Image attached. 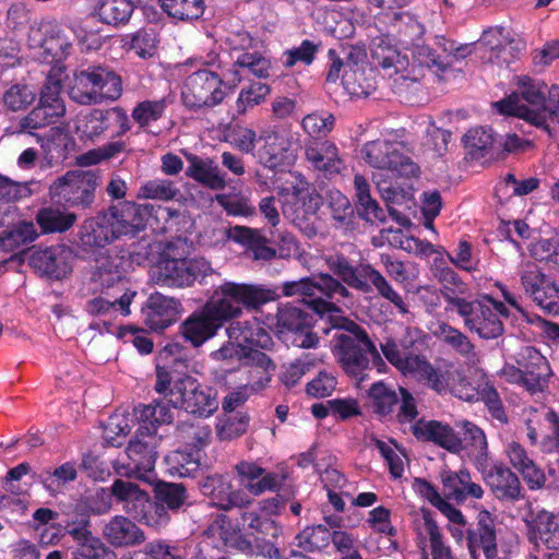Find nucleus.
<instances>
[{
	"instance_id": "nucleus-31",
	"label": "nucleus",
	"mask_w": 559,
	"mask_h": 559,
	"mask_svg": "<svg viewBox=\"0 0 559 559\" xmlns=\"http://www.w3.org/2000/svg\"><path fill=\"white\" fill-rule=\"evenodd\" d=\"M226 237L243 247L255 261H270L276 255V250L269 246L267 238L259 229L236 225L226 231Z\"/></svg>"
},
{
	"instance_id": "nucleus-59",
	"label": "nucleus",
	"mask_w": 559,
	"mask_h": 559,
	"mask_svg": "<svg viewBox=\"0 0 559 559\" xmlns=\"http://www.w3.org/2000/svg\"><path fill=\"white\" fill-rule=\"evenodd\" d=\"M420 513L424 520L426 532L429 535L432 558L452 559L451 549L443 542V536L435 520L433 512L427 508H421Z\"/></svg>"
},
{
	"instance_id": "nucleus-24",
	"label": "nucleus",
	"mask_w": 559,
	"mask_h": 559,
	"mask_svg": "<svg viewBox=\"0 0 559 559\" xmlns=\"http://www.w3.org/2000/svg\"><path fill=\"white\" fill-rule=\"evenodd\" d=\"M73 251L64 245L51 246L36 251L31 257L32 265L52 280H62L72 273Z\"/></svg>"
},
{
	"instance_id": "nucleus-8",
	"label": "nucleus",
	"mask_w": 559,
	"mask_h": 559,
	"mask_svg": "<svg viewBox=\"0 0 559 559\" xmlns=\"http://www.w3.org/2000/svg\"><path fill=\"white\" fill-rule=\"evenodd\" d=\"M276 298L274 290L261 285L225 282L214 290L210 299L215 306L222 305L228 309V313L224 314L228 322L239 318L243 308L257 310Z\"/></svg>"
},
{
	"instance_id": "nucleus-26",
	"label": "nucleus",
	"mask_w": 559,
	"mask_h": 559,
	"mask_svg": "<svg viewBox=\"0 0 559 559\" xmlns=\"http://www.w3.org/2000/svg\"><path fill=\"white\" fill-rule=\"evenodd\" d=\"M411 431L417 441L433 443L450 453H457L461 444L459 433L440 420L419 418L411 426Z\"/></svg>"
},
{
	"instance_id": "nucleus-6",
	"label": "nucleus",
	"mask_w": 559,
	"mask_h": 559,
	"mask_svg": "<svg viewBox=\"0 0 559 559\" xmlns=\"http://www.w3.org/2000/svg\"><path fill=\"white\" fill-rule=\"evenodd\" d=\"M99 179L98 173L94 170H68L49 185V201L69 210H92L96 201Z\"/></svg>"
},
{
	"instance_id": "nucleus-5",
	"label": "nucleus",
	"mask_w": 559,
	"mask_h": 559,
	"mask_svg": "<svg viewBox=\"0 0 559 559\" xmlns=\"http://www.w3.org/2000/svg\"><path fill=\"white\" fill-rule=\"evenodd\" d=\"M121 95V76L108 67L102 66H90L75 71L69 88L70 98L80 105L117 100Z\"/></svg>"
},
{
	"instance_id": "nucleus-14",
	"label": "nucleus",
	"mask_w": 559,
	"mask_h": 559,
	"mask_svg": "<svg viewBox=\"0 0 559 559\" xmlns=\"http://www.w3.org/2000/svg\"><path fill=\"white\" fill-rule=\"evenodd\" d=\"M214 272L204 258H164L156 266V282L168 287H189L195 282L202 284Z\"/></svg>"
},
{
	"instance_id": "nucleus-4",
	"label": "nucleus",
	"mask_w": 559,
	"mask_h": 559,
	"mask_svg": "<svg viewBox=\"0 0 559 559\" xmlns=\"http://www.w3.org/2000/svg\"><path fill=\"white\" fill-rule=\"evenodd\" d=\"M282 293L286 297L302 296V301L316 313L325 314L340 311L332 301L349 298L352 293L330 273H319L310 277L283 283Z\"/></svg>"
},
{
	"instance_id": "nucleus-49",
	"label": "nucleus",
	"mask_w": 559,
	"mask_h": 559,
	"mask_svg": "<svg viewBox=\"0 0 559 559\" xmlns=\"http://www.w3.org/2000/svg\"><path fill=\"white\" fill-rule=\"evenodd\" d=\"M135 295L136 292L126 289L120 297L115 298L112 301L107 300L104 297H95L86 302L85 311L93 317H111L118 311L123 316H128L130 314V305Z\"/></svg>"
},
{
	"instance_id": "nucleus-58",
	"label": "nucleus",
	"mask_w": 559,
	"mask_h": 559,
	"mask_svg": "<svg viewBox=\"0 0 559 559\" xmlns=\"http://www.w3.org/2000/svg\"><path fill=\"white\" fill-rule=\"evenodd\" d=\"M37 237L32 223L23 222L0 233V249L12 252L33 242Z\"/></svg>"
},
{
	"instance_id": "nucleus-45",
	"label": "nucleus",
	"mask_w": 559,
	"mask_h": 559,
	"mask_svg": "<svg viewBox=\"0 0 559 559\" xmlns=\"http://www.w3.org/2000/svg\"><path fill=\"white\" fill-rule=\"evenodd\" d=\"M391 24L396 33L399 43L405 48L414 47L423 41L425 26L414 14L396 12L393 14Z\"/></svg>"
},
{
	"instance_id": "nucleus-44",
	"label": "nucleus",
	"mask_w": 559,
	"mask_h": 559,
	"mask_svg": "<svg viewBox=\"0 0 559 559\" xmlns=\"http://www.w3.org/2000/svg\"><path fill=\"white\" fill-rule=\"evenodd\" d=\"M356 210L358 216L366 222H384L385 214L376 199L370 194V186L362 175H355Z\"/></svg>"
},
{
	"instance_id": "nucleus-11",
	"label": "nucleus",
	"mask_w": 559,
	"mask_h": 559,
	"mask_svg": "<svg viewBox=\"0 0 559 559\" xmlns=\"http://www.w3.org/2000/svg\"><path fill=\"white\" fill-rule=\"evenodd\" d=\"M524 295L545 313L559 316V281L543 272L535 262H524L518 271Z\"/></svg>"
},
{
	"instance_id": "nucleus-38",
	"label": "nucleus",
	"mask_w": 559,
	"mask_h": 559,
	"mask_svg": "<svg viewBox=\"0 0 559 559\" xmlns=\"http://www.w3.org/2000/svg\"><path fill=\"white\" fill-rule=\"evenodd\" d=\"M401 178L406 177L401 176L396 170L391 168L377 170L372 174V180L377 186L378 192L391 214H393L391 204H402L407 198L404 183L400 181Z\"/></svg>"
},
{
	"instance_id": "nucleus-39",
	"label": "nucleus",
	"mask_w": 559,
	"mask_h": 559,
	"mask_svg": "<svg viewBox=\"0 0 559 559\" xmlns=\"http://www.w3.org/2000/svg\"><path fill=\"white\" fill-rule=\"evenodd\" d=\"M251 506L252 503L246 509H239L238 525L255 539L277 538L282 533L281 527L271 518L262 516L259 508L252 509Z\"/></svg>"
},
{
	"instance_id": "nucleus-9",
	"label": "nucleus",
	"mask_w": 559,
	"mask_h": 559,
	"mask_svg": "<svg viewBox=\"0 0 559 559\" xmlns=\"http://www.w3.org/2000/svg\"><path fill=\"white\" fill-rule=\"evenodd\" d=\"M62 75L63 68H51L41 87L37 106L21 121L24 129L35 130L47 127L56 123L66 114V106L61 98Z\"/></svg>"
},
{
	"instance_id": "nucleus-51",
	"label": "nucleus",
	"mask_w": 559,
	"mask_h": 559,
	"mask_svg": "<svg viewBox=\"0 0 559 559\" xmlns=\"http://www.w3.org/2000/svg\"><path fill=\"white\" fill-rule=\"evenodd\" d=\"M154 498L171 513H177L187 504L189 493L181 483L158 481L153 489Z\"/></svg>"
},
{
	"instance_id": "nucleus-27",
	"label": "nucleus",
	"mask_w": 559,
	"mask_h": 559,
	"mask_svg": "<svg viewBox=\"0 0 559 559\" xmlns=\"http://www.w3.org/2000/svg\"><path fill=\"white\" fill-rule=\"evenodd\" d=\"M464 146L472 159L481 163L499 160L501 150L499 148V135L491 127H476L469 129L463 138Z\"/></svg>"
},
{
	"instance_id": "nucleus-30",
	"label": "nucleus",
	"mask_w": 559,
	"mask_h": 559,
	"mask_svg": "<svg viewBox=\"0 0 559 559\" xmlns=\"http://www.w3.org/2000/svg\"><path fill=\"white\" fill-rule=\"evenodd\" d=\"M440 480L448 500L463 503L468 498L481 499L484 496V489L472 480L471 473L466 468L457 472L444 469L440 474Z\"/></svg>"
},
{
	"instance_id": "nucleus-12",
	"label": "nucleus",
	"mask_w": 559,
	"mask_h": 559,
	"mask_svg": "<svg viewBox=\"0 0 559 559\" xmlns=\"http://www.w3.org/2000/svg\"><path fill=\"white\" fill-rule=\"evenodd\" d=\"M225 82L221 75L207 68L192 72L183 82L181 98L190 110L213 108L226 97Z\"/></svg>"
},
{
	"instance_id": "nucleus-62",
	"label": "nucleus",
	"mask_w": 559,
	"mask_h": 559,
	"mask_svg": "<svg viewBox=\"0 0 559 559\" xmlns=\"http://www.w3.org/2000/svg\"><path fill=\"white\" fill-rule=\"evenodd\" d=\"M271 93V86L262 82H251L242 87L236 100V111L238 115H246L249 109L265 102Z\"/></svg>"
},
{
	"instance_id": "nucleus-48",
	"label": "nucleus",
	"mask_w": 559,
	"mask_h": 559,
	"mask_svg": "<svg viewBox=\"0 0 559 559\" xmlns=\"http://www.w3.org/2000/svg\"><path fill=\"white\" fill-rule=\"evenodd\" d=\"M248 364L243 367V372L248 376L247 384H267L272 381L276 365L264 353L251 350L246 354Z\"/></svg>"
},
{
	"instance_id": "nucleus-23",
	"label": "nucleus",
	"mask_w": 559,
	"mask_h": 559,
	"mask_svg": "<svg viewBox=\"0 0 559 559\" xmlns=\"http://www.w3.org/2000/svg\"><path fill=\"white\" fill-rule=\"evenodd\" d=\"M180 309L178 299L158 292L152 293L141 309L143 323L151 331L163 332L177 321Z\"/></svg>"
},
{
	"instance_id": "nucleus-33",
	"label": "nucleus",
	"mask_w": 559,
	"mask_h": 559,
	"mask_svg": "<svg viewBox=\"0 0 559 559\" xmlns=\"http://www.w3.org/2000/svg\"><path fill=\"white\" fill-rule=\"evenodd\" d=\"M35 221L44 235L63 234L75 225L78 215L68 207L49 201L48 205L37 211Z\"/></svg>"
},
{
	"instance_id": "nucleus-64",
	"label": "nucleus",
	"mask_w": 559,
	"mask_h": 559,
	"mask_svg": "<svg viewBox=\"0 0 559 559\" xmlns=\"http://www.w3.org/2000/svg\"><path fill=\"white\" fill-rule=\"evenodd\" d=\"M108 129V109H93L83 116L78 124V130L90 140H95Z\"/></svg>"
},
{
	"instance_id": "nucleus-32",
	"label": "nucleus",
	"mask_w": 559,
	"mask_h": 559,
	"mask_svg": "<svg viewBox=\"0 0 559 559\" xmlns=\"http://www.w3.org/2000/svg\"><path fill=\"white\" fill-rule=\"evenodd\" d=\"M527 539L539 550V542L548 549L559 548V523L556 515L546 510L539 511L532 520L526 521Z\"/></svg>"
},
{
	"instance_id": "nucleus-41",
	"label": "nucleus",
	"mask_w": 559,
	"mask_h": 559,
	"mask_svg": "<svg viewBox=\"0 0 559 559\" xmlns=\"http://www.w3.org/2000/svg\"><path fill=\"white\" fill-rule=\"evenodd\" d=\"M134 8L132 0H96L94 11L103 24L119 27L128 24Z\"/></svg>"
},
{
	"instance_id": "nucleus-50",
	"label": "nucleus",
	"mask_w": 559,
	"mask_h": 559,
	"mask_svg": "<svg viewBox=\"0 0 559 559\" xmlns=\"http://www.w3.org/2000/svg\"><path fill=\"white\" fill-rule=\"evenodd\" d=\"M165 463L171 476L190 477L200 467V453L189 448L177 449L165 456Z\"/></svg>"
},
{
	"instance_id": "nucleus-19",
	"label": "nucleus",
	"mask_w": 559,
	"mask_h": 559,
	"mask_svg": "<svg viewBox=\"0 0 559 559\" xmlns=\"http://www.w3.org/2000/svg\"><path fill=\"white\" fill-rule=\"evenodd\" d=\"M276 325L281 334H293V343L299 347L312 348L319 343L318 335L312 332V316L299 307L289 304L280 307Z\"/></svg>"
},
{
	"instance_id": "nucleus-28",
	"label": "nucleus",
	"mask_w": 559,
	"mask_h": 559,
	"mask_svg": "<svg viewBox=\"0 0 559 559\" xmlns=\"http://www.w3.org/2000/svg\"><path fill=\"white\" fill-rule=\"evenodd\" d=\"M177 344H168L158 355L156 364V384H194L197 379L189 373L187 359L173 357Z\"/></svg>"
},
{
	"instance_id": "nucleus-52",
	"label": "nucleus",
	"mask_w": 559,
	"mask_h": 559,
	"mask_svg": "<svg viewBox=\"0 0 559 559\" xmlns=\"http://www.w3.org/2000/svg\"><path fill=\"white\" fill-rule=\"evenodd\" d=\"M405 378L417 381L427 380L432 384H440L438 374L433 366L426 356L415 354L414 350L407 357H404L401 365L396 368Z\"/></svg>"
},
{
	"instance_id": "nucleus-7",
	"label": "nucleus",
	"mask_w": 559,
	"mask_h": 559,
	"mask_svg": "<svg viewBox=\"0 0 559 559\" xmlns=\"http://www.w3.org/2000/svg\"><path fill=\"white\" fill-rule=\"evenodd\" d=\"M499 114L518 117L545 132L548 139L556 136L550 123H559V85L548 87L543 103L538 108H528L520 102L518 94L511 93L495 103Z\"/></svg>"
},
{
	"instance_id": "nucleus-54",
	"label": "nucleus",
	"mask_w": 559,
	"mask_h": 559,
	"mask_svg": "<svg viewBox=\"0 0 559 559\" xmlns=\"http://www.w3.org/2000/svg\"><path fill=\"white\" fill-rule=\"evenodd\" d=\"M250 424L247 413H225L216 424V435L221 441H231L243 436Z\"/></svg>"
},
{
	"instance_id": "nucleus-42",
	"label": "nucleus",
	"mask_w": 559,
	"mask_h": 559,
	"mask_svg": "<svg viewBox=\"0 0 559 559\" xmlns=\"http://www.w3.org/2000/svg\"><path fill=\"white\" fill-rule=\"evenodd\" d=\"M306 158L319 170L340 173L341 158L336 145L330 141L313 142L306 147Z\"/></svg>"
},
{
	"instance_id": "nucleus-3",
	"label": "nucleus",
	"mask_w": 559,
	"mask_h": 559,
	"mask_svg": "<svg viewBox=\"0 0 559 559\" xmlns=\"http://www.w3.org/2000/svg\"><path fill=\"white\" fill-rule=\"evenodd\" d=\"M325 263L331 275L346 285L362 294H370L373 290L392 304L400 314H408V305L404 298L392 287L384 275L370 263H354L344 253L336 252L325 258Z\"/></svg>"
},
{
	"instance_id": "nucleus-35",
	"label": "nucleus",
	"mask_w": 559,
	"mask_h": 559,
	"mask_svg": "<svg viewBox=\"0 0 559 559\" xmlns=\"http://www.w3.org/2000/svg\"><path fill=\"white\" fill-rule=\"evenodd\" d=\"M459 442L461 444L456 454L465 453L476 468L489 460L486 435L474 423H463V433L462 437L459 436Z\"/></svg>"
},
{
	"instance_id": "nucleus-53",
	"label": "nucleus",
	"mask_w": 559,
	"mask_h": 559,
	"mask_svg": "<svg viewBox=\"0 0 559 559\" xmlns=\"http://www.w3.org/2000/svg\"><path fill=\"white\" fill-rule=\"evenodd\" d=\"M158 3L169 17L180 22L197 21L205 10L204 0H158Z\"/></svg>"
},
{
	"instance_id": "nucleus-37",
	"label": "nucleus",
	"mask_w": 559,
	"mask_h": 559,
	"mask_svg": "<svg viewBox=\"0 0 559 559\" xmlns=\"http://www.w3.org/2000/svg\"><path fill=\"white\" fill-rule=\"evenodd\" d=\"M229 340L238 342L243 349L254 350L253 347L266 348L272 343L270 334L255 320L233 322L226 329Z\"/></svg>"
},
{
	"instance_id": "nucleus-47",
	"label": "nucleus",
	"mask_w": 559,
	"mask_h": 559,
	"mask_svg": "<svg viewBox=\"0 0 559 559\" xmlns=\"http://www.w3.org/2000/svg\"><path fill=\"white\" fill-rule=\"evenodd\" d=\"M167 109L166 98L160 99H145L139 102L132 109L131 117L141 130L154 135L159 134V131L152 129L153 124L162 119Z\"/></svg>"
},
{
	"instance_id": "nucleus-1",
	"label": "nucleus",
	"mask_w": 559,
	"mask_h": 559,
	"mask_svg": "<svg viewBox=\"0 0 559 559\" xmlns=\"http://www.w3.org/2000/svg\"><path fill=\"white\" fill-rule=\"evenodd\" d=\"M151 215L147 205L123 201L87 217L80 225V247L88 252L103 249L122 237H134L145 229Z\"/></svg>"
},
{
	"instance_id": "nucleus-61",
	"label": "nucleus",
	"mask_w": 559,
	"mask_h": 559,
	"mask_svg": "<svg viewBox=\"0 0 559 559\" xmlns=\"http://www.w3.org/2000/svg\"><path fill=\"white\" fill-rule=\"evenodd\" d=\"M215 201L228 216L251 217L257 213L250 198L242 193H219Z\"/></svg>"
},
{
	"instance_id": "nucleus-36",
	"label": "nucleus",
	"mask_w": 559,
	"mask_h": 559,
	"mask_svg": "<svg viewBox=\"0 0 559 559\" xmlns=\"http://www.w3.org/2000/svg\"><path fill=\"white\" fill-rule=\"evenodd\" d=\"M186 158L189 162V166L186 170L187 177L192 178L212 190H222L225 188L226 180L213 159L202 158L192 153H187Z\"/></svg>"
},
{
	"instance_id": "nucleus-16",
	"label": "nucleus",
	"mask_w": 559,
	"mask_h": 559,
	"mask_svg": "<svg viewBox=\"0 0 559 559\" xmlns=\"http://www.w3.org/2000/svg\"><path fill=\"white\" fill-rule=\"evenodd\" d=\"M228 309L222 305L215 306L209 299L203 307L191 313L179 328V332L186 342L193 347H199L212 338L217 331L227 322L224 318Z\"/></svg>"
},
{
	"instance_id": "nucleus-21",
	"label": "nucleus",
	"mask_w": 559,
	"mask_h": 559,
	"mask_svg": "<svg viewBox=\"0 0 559 559\" xmlns=\"http://www.w3.org/2000/svg\"><path fill=\"white\" fill-rule=\"evenodd\" d=\"M145 492L136 484L118 478L109 490L97 488L88 498V507L96 514L106 513L111 508L114 497L122 503L126 513L131 515Z\"/></svg>"
},
{
	"instance_id": "nucleus-29",
	"label": "nucleus",
	"mask_w": 559,
	"mask_h": 559,
	"mask_svg": "<svg viewBox=\"0 0 559 559\" xmlns=\"http://www.w3.org/2000/svg\"><path fill=\"white\" fill-rule=\"evenodd\" d=\"M431 270L441 284L440 293L444 301L454 307L456 311L465 308L468 300L462 296L467 294L468 285L452 267L444 263L443 259H435Z\"/></svg>"
},
{
	"instance_id": "nucleus-15",
	"label": "nucleus",
	"mask_w": 559,
	"mask_h": 559,
	"mask_svg": "<svg viewBox=\"0 0 559 559\" xmlns=\"http://www.w3.org/2000/svg\"><path fill=\"white\" fill-rule=\"evenodd\" d=\"M160 440L162 437L154 429L146 426L138 428L126 449V475L145 479L146 474L154 471Z\"/></svg>"
},
{
	"instance_id": "nucleus-57",
	"label": "nucleus",
	"mask_w": 559,
	"mask_h": 559,
	"mask_svg": "<svg viewBox=\"0 0 559 559\" xmlns=\"http://www.w3.org/2000/svg\"><path fill=\"white\" fill-rule=\"evenodd\" d=\"M436 336L444 344L449 345L455 353L462 357L469 358L475 355V346L469 338L459 329L449 323L441 322L438 330L435 332Z\"/></svg>"
},
{
	"instance_id": "nucleus-17",
	"label": "nucleus",
	"mask_w": 559,
	"mask_h": 559,
	"mask_svg": "<svg viewBox=\"0 0 559 559\" xmlns=\"http://www.w3.org/2000/svg\"><path fill=\"white\" fill-rule=\"evenodd\" d=\"M198 485L201 493L209 499L210 504L221 511L246 509L253 503L246 491L234 487L227 475L210 474L203 476Z\"/></svg>"
},
{
	"instance_id": "nucleus-55",
	"label": "nucleus",
	"mask_w": 559,
	"mask_h": 559,
	"mask_svg": "<svg viewBox=\"0 0 559 559\" xmlns=\"http://www.w3.org/2000/svg\"><path fill=\"white\" fill-rule=\"evenodd\" d=\"M78 478V466L75 462L68 461L56 467L52 472L45 471L38 475L39 481L50 493H57L61 488Z\"/></svg>"
},
{
	"instance_id": "nucleus-18",
	"label": "nucleus",
	"mask_w": 559,
	"mask_h": 559,
	"mask_svg": "<svg viewBox=\"0 0 559 559\" xmlns=\"http://www.w3.org/2000/svg\"><path fill=\"white\" fill-rule=\"evenodd\" d=\"M362 154L366 163L377 170L391 168L407 179L417 177L419 167L411 157L401 153L392 143L386 141H372L365 144Z\"/></svg>"
},
{
	"instance_id": "nucleus-56",
	"label": "nucleus",
	"mask_w": 559,
	"mask_h": 559,
	"mask_svg": "<svg viewBox=\"0 0 559 559\" xmlns=\"http://www.w3.org/2000/svg\"><path fill=\"white\" fill-rule=\"evenodd\" d=\"M518 94L520 102L528 108H538L544 100V96L548 91V85L539 79L528 75H521L516 81Z\"/></svg>"
},
{
	"instance_id": "nucleus-46",
	"label": "nucleus",
	"mask_w": 559,
	"mask_h": 559,
	"mask_svg": "<svg viewBox=\"0 0 559 559\" xmlns=\"http://www.w3.org/2000/svg\"><path fill=\"white\" fill-rule=\"evenodd\" d=\"M551 376L548 361L536 350L523 369H513L511 373L515 384H544L549 381Z\"/></svg>"
},
{
	"instance_id": "nucleus-13",
	"label": "nucleus",
	"mask_w": 559,
	"mask_h": 559,
	"mask_svg": "<svg viewBox=\"0 0 559 559\" xmlns=\"http://www.w3.org/2000/svg\"><path fill=\"white\" fill-rule=\"evenodd\" d=\"M167 405L185 409L197 417H210L218 408L214 386H155Z\"/></svg>"
},
{
	"instance_id": "nucleus-10",
	"label": "nucleus",
	"mask_w": 559,
	"mask_h": 559,
	"mask_svg": "<svg viewBox=\"0 0 559 559\" xmlns=\"http://www.w3.org/2000/svg\"><path fill=\"white\" fill-rule=\"evenodd\" d=\"M257 157L265 168L275 170L296 160L298 139L288 127L272 126L260 131Z\"/></svg>"
},
{
	"instance_id": "nucleus-60",
	"label": "nucleus",
	"mask_w": 559,
	"mask_h": 559,
	"mask_svg": "<svg viewBox=\"0 0 559 559\" xmlns=\"http://www.w3.org/2000/svg\"><path fill=\"white\" fill-rule=\"evenodd\" d=\"M297 546L307 552L322 550L331 542V532L323 524L307 526L295 537Z\"/></svg>"
},
{
	"instance_id": "nucleus-2",
	"label": "nucleus",
	"mask_w": 559,
	"mask_h": 559,
	"mask_svg": "<svg viewBox=\"0 0 559 559\" xmlns=\"http://www.w3.org/2000/svg\"><path fill=\"white\" fill-rule=\"evenodd\" d=\"M332 328L335 331L331 340L332 352L344 372L356 380L357 384L367 378L368 355L372 357V362L379 372L386 369L374 343L357 322L340 317L333 320Z\"/></svg>"
},
{
	"instance_id": "nucleus-34",
	"label": "nucleus",
	"mask_w": 559,
	"mask_h": 559,
	"mask_svg": "<svg viewBox=\"0 0 559 559\" xmlns=\"http://www.w3.org/2000/svg\"><path fill=\"white\" fill-rule=\"evenodd\" d=\"M104 537L115 547L140 545L145 540L144 532L130 519L116 515L103 530Z\"/></svg>"
},
{
	"instance_id": "nucleus-40",
	"label": "nucleus",
	"mask_w": 559,
	"mask_h": 559,
	"mask_svg": "<svg viewBox=\"0 0 559 559\" xmlns=\"http://www.w3.org/2000/svg\"><path fill=\"white\" fill-rule=\"evenodd\" d=\"M377 72L371 67L349 68L342 75V84L346 92L354 97H368L377 90Z\"/></svg>"
},
{
	"instance_id": "nucleus-25",
	"label": "nucleus",
	"mask_w": 559,
	"mask_h": 559,
	"mask_svg": "<svg viewBox=\"0 0 559 559\" xmlns=\"http://www.w3.org/2000/svg\"><path fill=\"white\" fill-rule=\"evenodd\" d=\"M467 548L471 557L476 559L483 551L486 559H496L498 556L497 533L495 521L487 510L477 515V523L466 531Z\"/></svg>"
},
{
	"instance_id": "nucleus-43",
	"label": "nucleus",
	"mask_w": 559,
	"mask_h": 559,
	"mask_svg": "<svg viewBox=\"0 0 559 559\" xmlns=\"http://www.w3.org/2000/svg\"><path fill=\"white\" fill-rule=\"evenodd\" d=\"M130 516L155 530L166 527L171 520L165 507L154 497L152 499L147 492L144 493Z\"/></svg>"
},
{
	"instance_id": "nucleus-22",
	"label": "nucleus",
	"mask_w": 559,
	"mask_h": 559,
	"mask_svg": "<svg viewBox=\"0 0 559 559\" xmlns=\"http://www.w3.org/2000/svg\"><path fill=\"white\" fill-rule=\"evenodd\" d=\"M457 313L463 318L464 325L481 338H497L503 333L501 319L487 302L468 300L466 307L459 309Z\"/></svg>"
},
{
	"instance_id": "nucleus-20",
	"label": "nucleus",
	"mask_w": 559,
	"mask_h": 559,
	"mask_svg": "<svg viewBox=\"0 0 559 559\" xmlns=\"http://www.w3.org/2000/svg\"><path fill=\"white\" fill-rule=\"evenodd\" d=\"M476 469L481 474L484 483L498 500L515 502L524 499V489L520 478L502 462L490 465L488 460Z\"/></svg>"
},
{
	"instance_id": "nucleus-63",
	"label": "nucleus",
	"mask_w": 559,
	"mask_h": 559,
	"mask_svg": "<svg viewBox=\"0 0 559 559\" xmlns=\"http://www.w3.org/2000/svg\"><path fill=\"white\" fill-rule=\"evenodd\" d=\"M414 345L415 341L408 335L399 338L389 336L380 344V348L385 359L397 368L404 357L414 350Z\"/></svg>"
}]
</instances>
